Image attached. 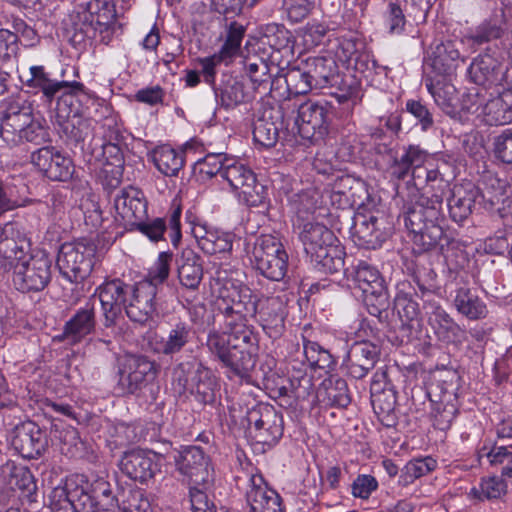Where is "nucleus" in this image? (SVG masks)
<instances>
[{
  "label": "nucleus",
  "mask_w": 512,
  "mask_h": 512,
  "mask_svg": "<svg viewBox=\"0 0 512 512\" xmlns=\"http://www.w3.org/2000/svg\"><path fill=\"white\" fill-rule=\"evenodd\" d=\"M326 399L330 405L346 407L350 403L346 381L341 378L329 381V385L326 387Z\"/></svg>",
  "instance_id": "e2e57ef3"
},
{
  "label": "nucleus",
  "mask_w": 512,
  "mask_h": 512,
  "mask_svg": "<svg viewBox=\"0 0 512 512\" xmlns=\"http://www.w3.org/2000/svg\"><path fill=\"white\" fill-rule=\"evenodd\" d=\"M230 159L222 153L208 154L199 162L200 171L209 177L220 175L223 178L224 166Z\"/></svg>",
  "instance_id": "338daca9"
},
{
  "label": "nucleus",
  "mask_w": 512,
  "mask_h": 512,
  "mask_svg": "<svg viewBox=\"0 0 512 512\" xmlns=\"http://www.w3.org/2000/svg\"><path fill=\"white\" fill-rule=\"evenodd\" d=\"M33 110L24 108L22 113L12 117H2L0 137L8 146L20 144V134L23 129L34 121Z\"/></svg>",
  "instance_id": "37998d69"
},
{
  "label": "nucleus",
  "mask_w": 512,
  "mask_h": 512,
  "mask_svg": "<svg viewBox=\"0 0 512 512\" xmlns=\"http://www.w3.org/2000/svg\"><path fill=\"white\" fill-rule=\"evenodd\" d=\"M308 78L316 89L333 86L337 83L338 71L336 61L331 57H309L306 61Z\"/></svg>",
  "instance_id": "72a5a7b5"
},
{
  "label": "nucleus",
  "mask_w": 512,
  "mask_h": 512,
  "mask_svg": "<svg viewBox=\"0 0 512 512\" xmlns=\"http://www.w3.org/2000/svg\"><path fill=\"white\" fill-rule=\"evenodd\" d=\"M428 91L434 98L435 103L442 109V111L452 118H456L458 112L456 109L457 95L456 88L450 83L437 82L433 84H426Z\"/></svg>",
  "instance_id": "a18cd8bd"
},
{
  "label": "nucleus",
  "mask_w": 512,
  "mask_h": 512,
  "mask_svg": "<svg viewBox=\"0 0 512 512\" xmlns=\"http://www.w3.org/2000/svg\"><path fill=\"white\" fill-rule=\"evenodd\" d=\"M264 43L275 51L291 50V33L283 26L269 25L263 35Z\"/></svg>",
  "instance_id": "5fc2aeb1"
},
{
  "label": "nucleus",
  "mask_w": 512,
  "mask_h": 512,
  "mask_svg": "<svg viewBox=\"0 0 512 512\" xmlns=\"http://www.w3.org/2000/svg\"><path fill=\"white\" fill-rule=\"evenodd\" d=\"M69 127H66L69 137L76 143H83L86 140L92 138L93 135V121L86 118L73 116L69 121Z\"/></svg>",
  "instance_id": "69168bd1"
},
{
  "label": "nucleus",
  "mask_w": 512,
  "mask_h": 512,
  "mask_svg": "<svg viewBox=\"0 0 512 512\" xmlns=\"http://www.w3.org/2000/svg\"><path fill=\"white\" fill-rule=\"evenodd\" d=\"M486 457L492 466H502V476L512 477V445L494 446Z\"/></svg>",
  "instance_id": "bf43d9fd"
},
{
  "label": "nucleus",
  "mask_w": 512,
  "mask_h": 512,
  "mask_svg": "<svg viewBox=\"0 0 512 512\" xmlns=\"http://www.w3.org/2000/svg\"><path fill=\"white\" fill-rule=\"evenodd\" d=\"M117 217L127 227H134L147 216V203L143 192L136 187L123 188L114 199Z\"/></svg>",
  "instance_id": "6ab92c4d"
},
{
  "label": "nucleus",
  "mask_w": 512,
  "mask_h": 512,
  "mask_svg": "<svg viewBox=\"0 0 512 512\" xmlns=\"http://www.w3.org/2000/svg\"><path fill=\"white\" fill-rule=\"evenodd\" d=\"M493 151L497 159L512 164V128L505 129L494 137Z\"/></svg>",
  "instance_id": "0e129e2a"
},
{
  "label": "nucleus",
  "mask_w": 512,
  "mask_h": 512,
  "mask_svg": "<svg viewBox=\"0 0 512 512\" xmlns=\"http://www.w3.org/2000/svg\"><path fill=\"white\" fill-rule=\"evenodd\" d=\"M161 460L162 457L155 452L133 449L123 454L119 468L130 479L145 483L160 472Z\"/></svg>",
  "instance_id": "dca6fc26"
},
{
  "label": "nucleus",
  "mask_w": 512,
  "mask_h": 512,
  "mask_svg": "<svg viewBox=\"0 0 512 512\" xmlns=\"http://www.w3.org/2000/svg\"><path fill=\"white\" fill-rule=\"evenodd\" d=\"M362 297L369 314L372 316L380 318L382 313L389 307L386 287L380 288L377 291L364 293Z\"/></svg>",
  "instance_id": "680f3d73"
},
{
  "label": "nucleus",
  "mask_w": 512,
  "mask_h": 512,
  "mask_svg": "<svg viewBox=\"0 0 512 512\" xmlns=\"http://www.w3.org/2000/svg\"><path fill=\"white\" fill-rule=\"evenodd\" d=\"M507 31L504 15H495L480 23L463 38V42L472 45H483L492 40L501 39Z\"/></svg>",
  "instance_id": "e433bc0d"
},
{
  "label": "nucleus",
  "mask_w": 512,
  "mask_h": 512,
  "mask_svg": "<svg viewBox=\"0 0 512 512\" xmlns=\"http://www.w3.org/2000/svg\"><path fill=\"white\" fill-rule=\"evenodd\" d=\"M177 470L187 477L191 486L210 489L214 482V471L209 457L198 446L185 448L176 460Z\"/></svg>",
  "instance_id": "ddd939ff"
},
{
  "label": "nucleus",
  "mask_w": 512,
  "mask_h": 512,
  "mask_svg": "<svg viewBox=\"0 0 512 512\" xmlns=\"http://www.w3.org/2000/svg\"><path fill=\"white\" fill-rule=\"evenodd\" d=\"M11 446L24 458H35L45 449L47 441L38 425L32 421L16 425L9 435Z\"/></svg>",
  "instance_id": "a211bd4d"
},
{
  "label": "nucleus",
  "mask_w": 512,
  "mask_h": 512,
  "mask_svg": "<svg viewBox=\"0 0 512 512\" xmlns=\"http://www.w3.org/2000/svg\"><path fill=\"white\" fill-rule=\"evenodd\" d=\"M453 305L459 314L469 320H481L488 315L486 303L475 291L467 287L456 289Z\"/></svg>",
  "instance_id": "f704fd0d"
},
{
  "label": "nucleus",
  "mask_w": 512,
  "mask_h": 512,
  "mask_svg": "<svg viewBox=\"0 0 512 512\" xmlns=\"http://www.w3.org/2000/svg\"><path fill=\"white\" fill-rule=\"evenodd\" d=\"M479 195V189L471 183L454 185L447 203L450 218L456 223H463L472 214Z\"/></svg>",
  "instance_id": "bb28decb"
},
{
  "label": "nucleus",
  "mask_w": 512,
  "mask_h": 512,
  "mask_svg": "<svg viewBox=\"0 0 512 512\" xmlns=\"http://www.w3.org/2000/svg\"><path fill=\"white\" fill-rule=\"evenodd\" d=\"M30 160L32 165L51 181H68L75 172L72 159L53 146H43L33 151Z\"/></svg>",
  "instance_id": "4468645a"
},
{
  "label": "nucleus",
  "mask_w": 512,
  "mask_h": 512,
  "mask_svg": "<svg viewBox=\"0 0 512 512\" xmlns=\"http://www.w3.org/2000/svg\"><path fill=\"white\" fill-rule=\"evenodd\" d=\"M245 34V28L242 24L233 21L229 24L224 44L218 54L220 58L226 61L235 57L239 50Z\"/></svg>",
  "instance_id": "603ef678"
},
{
  "label": "nucleus",
  "mask_w": 512,
  "mask_h": 512,
  "mask_svg": "<svg viewBox=\"0 0 512 512\" xmlns=\"http://www.w3.org/2000/svg\"><path fill=\"white\" fill-rule=\"evenodd\" d=\"M216 96L219 97L221 105L225 108H233L250 98V94L245 90L244 84L238 81L226 83L216 93Z\"/></svg>",
  "instance_id": "864d4df0"
},
{
  "label": "nucleus",
  "mask_w": 512,
  "mask_h": 512,
  "mask_svg": "<svg viewBox=\"0 0 512 512\" xmlns=\"http://www.w3.org/2000/svg\"><path fill=\"white\" fill-rule=\"evenodd\" d=\"M440 396L436 402H432L431 417L434 427L444 431L450 428L457 415L458 398L453 389L447 390L444 395Z\"/></svg>",
  "instance_id": "58836bf2"
},
{
  "label": "nucleus",
  "mask_w": 512,
  "mask_h": 512,
  "mask_svg": "<svg viewBox=\"0 0 512 512\" xmlns=\"http://www.w3.org/2000/svg\"><path fill=\"white\" fill-rule=\"evenodd\" d=\"M332 106L326 101H307L298 108L295 124L299 135L317 142L328 133Z\"/></svg>",
  "instance_id": "9d476101"
},
{
  "label": "nucleus",
  "mask_w": 512,
  "mask_h": 512,
  "mask_svg": "<svg viewBox=\"0 0 512 512\" xmlns=\"http://www.w3.org/2000/svg\"><path fill=\"white\" fill-rule=\"evenodd\" d=\"M351 280L354 288H357L362 294L385 287L380 272L366 262H360L355 267Z\"/></svg>",
  "instance_id": "c03bdc74"
},
{
  "label": "nucleus",
  "mask_w": 512,
  "mask_h": 512,
  "mask_svg": "<svg viewBox=\"0 0 512 512\" xmlns=\"http://www.w3.org/2000/svg\"><path fill=\"white\" fill-rule=\"evenodd\" d=\"M281 118L279 109H265L253 123L254 142L264 148L274 147L279 138L278 120Z\"/></svg>",
  "instance_id": "c756f323"
},
{
  "label": "nucleus",
  "mask_w": 512,
  "mask_h": 512,
  "mask_svg": "<svg viewBox=\"0 0 512 512\" xmlns=\"http://www.w3.org/2000/svg\"><path fill=\"white\" fill-rule=\"evenodd\" d=\"M323 196L321 192L311 187L292 196L290 204L299 218H305L313 214L322 206Z\"/></svg>",
  "instance_id": "49530a36"
},
{
  "label": "nucleus",
  "mask_w": 512,
  "mask_h": 512,
  "mask_svg": "<svg viewBox=\"0 0 512 512\" xmlns=\"http://www.w3.org/2000/svg\"><path fill=\"white\" fill-rule=\"evenodd\" d=\"M184 389L190 390L195 394L198 401L204 404H210L215 401L217 381L213 372L198 364L190 380L186 379L183 384Z\"/></svg>",
  "instance_id": "7c9ffc66"
},
{
  "label": "nucleus",
  "mask_w": 512,
  "mask_h": 512,
  "mask_svg": "<svg viewBox=\"0 0 512 512\" xmlns=\"http://www.w3.org/2000/svg\"><path fill=\"white\" fill-rule=\"evenodd\" d=\"M394 308L404 324L416 321L420 317L419 304L407 293L400 292L396 295Z\"/></svg>",
  "instance_id": "4d7b16f0"
},
{
  "label": "nucleus",
  "mask_w": 512,
  "mask_h": 512,
  "mask_svg": "<svg viewBox=\"0 0 512 512\" xmlns=\"http://www.w3.org/2000/svg\"><path fill=\"white\" fill-rule=\"evenodd\" d=\"M437 466L432 457H424L410 460L406 463L399 476V482L403 486L413 483L416 479L427 475Z\"/></svg>",
  "instance_id": "8fccbe9b"
},
{
  "label": "nucleus",
  "mask_w": 512,
  "mask_h": 512,
  "mask_svg": "<svg viewBox=\"0 0 512 512\" xmlns=\"http://www.w3.org/2000/svg\"><path fill=\"white\" fill-rule=\"evenodd\" d=\"M263 329L280 333L286 317V301L279 296L265 299L259 311Z\"/></svg>",
  "instance_id": "a19ab883"
},
{
  "label": "nucleus",
  "mask_w": 512,
  "mask_h": 512,
  "mask_svg": "<svg viewBox=\"0 0 512 512\" xmlns=\"http://www.w3.org/2000/svg\"><path fill=\"white\" fill-rule=\"evenodd\" d=\"M380 348L367 340L355 341L344 359L348 373L354 379L364 378L376 365Z\"/></svg>",
  "instance_id": "aec40b11"
},
{
  "label": "nucleus",
  "mask_w": 512,
  "mask_h": 512,
  "mask_svg": "<svg viewBox=\"0 0 512 512\" xmlns=\"http://www.w3.org/2000/svg\"><path fill=\"white\" fill-rule=\"evenodd\" d=\"M177 276L182 287L196 290L203 279V265L193 250H183L177 259Z\"/></svg>",
  "instance_id": "2f4dec72"
},
{
  "label": "nucleus",
  "mask_w": 512,
  "mask_h": 512,
  "mask_svg": "<svg viewBox=\"0 0 512 512\" xmlns=\"http://www.w3.org/2000/svg\"><path fill=\"white\" fill-rule=\"evenodd\" d=\"M90 483V493L96 504L97 510H112L117 507V499L113 493L111 484L102 477H97Z\"/></svg>",
  "instance_id": "09e8293b"
},
{
  "label": "nucleus",
  "mask_w": 512,
  "mask_h": 512,
  "mask_svg": "<svg viewBox=\"0 0 512 512\" xmlns=\"http://www.w3.org/2000/svg\"><path fill=\"white\" fill-rule=\"evenodd\" d=\"M424 309L428 315L429 325L440 340L451 342L459 337L460 326L438 302L426 300Z\"/></svg>",
  "instance_id": "cd10ccee"
},
{
  "label": "nucleus",
  "mask_w": 512,
  "mask_h": 512,
  "mask_svg": "<svg viewBox=\"0 0 512 512\" xmlns=\"http://www.w3.org/2000/svg\"><path fill=\"white\" fill-rule=\"evenodd\" d=\"M95 246L85 241L64 243L58 253L57 266L70 282H82L94 265Z\"/></svg>",
  "instance_id": "423d86ee"
},
{
  "label": "nucleus",
  "mask_w": 512,
  "mask_h": 512,
  "mask_svg": "<svg viewBox=\"0 0 512 512\" xmlns=\"http://www.w3.org/2000/svg\"><path fill=\"white\" fill-rule=\"evenodd\" d=\"M224 316L225 331L208 333L206 346L226 369L229 378H245L256 364L258 338L247 318L257 313V300L249 288L223 290L216 302Z\"/></svg>",
  "instance_id": "f257e3e1"
},
{
  "label": "nucleus",
  "mask_w": 512,
  "mask_h": 512,
  "mask_svg": "<svg viewBox=\"0 0 512 512\" xmlns=\"http://www.w3.org/2000/svg\"><path fill=\"white\" fill-rule=\"evenodd\" d=\"M384 23L390 34H401L406 25L405 14L398 3L389 2L384 13Z\"/></svg>",
  "instance_id": "052dcab7"
},
{
  "label": "nucleus",
  "mask_w": 512,
  "mask_h": 512,
  "mask_svg": "<svg viewBox=\"0 0 512 512\" xmlns=\"http://www.w3.org/2000/svg\"><path fill=\"white\" fill-rule=\"evenodd\" d=\"M311 261L315 263L324 273L333 274L344 267V259L342 250L329 244L324 249H321L312 255Z\"/></svg>",
  "instance_id": "de8ad7c7"
},
{
  "label": "nucleus",
  "mask_w": 512,
  "mask_h": 512,
  "mask_svg": "<svg viewBox=\"0 0 512 512\" xmlns=\"http://www.w3.org/2000/svg\"><path fill=\"white\" fill-rule=\"evenodd\" d=\"M172 257L173 254L171 252H161L154 265L150 268L147 278L141 282H149L157 289V286L162 284L169 276Z\"/></svg>",
  "instance_id": "13d9d810"
},
{
  "label": "nucleus",
  "mask_w": 512,
  "mask_h": 512,
  "mask_svg": "<svg viewBox=\"0 0 512 512\" xmlns=\"http://www.w3.org/2000/svg\"><path fill=\"white\" fill-rule=\"evenodd\" d=\"M131 294H133V285L120 279L106 281L96 288L91 299L98 297L103 325L106 328L116 326L124 318L123 311Z\"/></svg>",
  "instance_id": "6e6552de"
},
{
  "label": "nucleus",
  "mask_w": 512,
  "mask_h": 512,
  "mask_svg": "<svg viewBox=\"0 0 512 512\" xmlns=\"http://www.w3.org/2000/svg\"><path fill=\"white\" fill-rule=\"evenodd\" d=\"M194 336L195 331L189 323L178 321L170 326L164 337L155 342L154 351L166 356L177 354L192 343Z\"/></svg>",
  "instance_id": "c85d7f7f"
},
{
  "label": "nucleus",
  "mask_w": 512,
  "mask_h": 512,
  "mask_svg": "<svg viewBox=\"0 0 512 512\" xmlns=\"http://www.w3.org/2000/svg\"><path fill=\"white\" fill-rule=\"evenodd\" d=\"M456 40H446L432 48L430 61L432 68L439 74H450L456 69L460 52Z\"/></svg>",
  "instance_id": "4c0bfd02"
},
{
  "label": "nucleus",
  "mask_w": 512,
  "mask_h": 512,
  "mask_svg": "<svg viewBox=\"0 0 512 512\" xmlns=\"http://www.w3.org/2000/svg\"><path fill=\"white\" fill-rule=\"evenodd\" d=\"M232 191L248 206H260L265 200L264 186L257 182L254 172L245 164L228 160L224 166L223 178Z\"/></svg>",
  "instance_id": "0eeeda50"
},
{
  "label": "nucleus",
  "mask_w": 512,
  "mask_h": 512,
  "mask_svg": "<svg viewBox=\"0 0 512 512\" xmlns=\"http://www.w3.org/2000/svg\"><path fill=\"white\" fill-rule=\"evenodd\" d=\"M29 71L30 77L25 81V85L41 91L48 103L57 99L59 114L69 118L68 106L73 103L74 97L86 93L84 85L78 81L52 79L43 66H31Z\"/></svg>",
  "instance_id": "7ed1b4c3"
},
{
  "label": "nucleus",
  "mask_w": 512,
  "mask_h": 512,
  "mask_svg": "<svg viewBox=\"0 0 512 512\" xmlns=\"http://www.w3.org/2000/svg\"><path fill=\"white\" fill-rule=\"evenodd\" d=\"M90 483L83 475L70 478L65 488L56 489L55 495L64 497L53 504L54 512H98L93 496L90 493Z\"/></svg>",
  "instance_id": "2eb2a0df"
},
{
  "label": "nucleus",
  "mask_w": 512,
  "mask_h": 512,
  "mask_svg": "<svg viewBox=\"0 0 512 512\" xmlns=\"http://www.w3.org/2000/svg\"><path fill=\"white\" fill-rule=\"evenodd\" d=\"M285 83L287 89L292 95H302L311 91L315 86L310 78L308 71H302L299 68H292L285 74Z\"/></svg>",
  "instance_id": "6e6d98bb"
},
{
  "label": "nucleus",
  "mask_w": 512,
  "mask_h": 512,
  "mask_svg": "<svg viewBox=\"0 0 512 512\" xmlns=\"http://www.w3.org/2000/svg\"><path fill=\"white\" fill-rule=\"evenodd\" d=\"M363 43L355 37L342 36L338 38L334 51L335 59L347 69H354L364 77L369 78L372 71L377 74L385 73L387 68L377 64L371 56L363 52Z\"/></svg>",
  "instance_id": "f8f14e48"
},
{
  "label": "nucleus",
  "mask_w": 512,
  "mask_h": 512,
  "mask_svg": "<svg viewBox=\"0 0 512 512\" xmlns=\"http://www.w3.org/2000/svg\"><path fill=\"white\" fill-rule=\"evenodd\" d=\"M29 248L30 242L20 224L7 222L0 226V263L5 269L26 258Z\"/></svg>",
  "instance_id": "f3484780"
},
{
  "label": "nucleus",
  "mask_w": 512,
  "mask_h": 512,
  "mask_svg": "<svg viewBox=\"0 0 512 512\" xmlns=\"http://www.w3.org/2000/svg\"><path fill=\"white\" fill-rule=\"evenodd\" d=\"M192 233L199 248L206 254L225 253L232 249L234 236L229 232L214 229L206 223H197Z\"/></svg>",
  "instance_id": "a878e982"
},
{
  "label": "nucleus",
  "mask_w": 512,
  "mask_h": 512,
  "mask_svg": "<svg viewBox=\"0 0 512 512\" xmlns=\"http://www.w3.org/2000/svg\"><path fill=\"white\" fill-rule=\"evenodd\" d=\"M252 263L265 278L281 281L287 274L288 254L283 244L273 235H261L252 250Z\"/></svg>",
  "instance_id": "20e7f679"
},
{
  "label": "nucleus",
  "mask_w": 512,
  "mask_h": 512,
  "mask_svg": "<svg viewBox=\"0 0 512 512\" xmlns=\"http://www.w3.org/2000/svg\"><path fill=\"white\" fill-rule=\"evenodd\" d=\"M505 66L497 58L489 53H483L473 59L467 69V75L471 82L481 86L502 85L505 80Z\"/></svg>",
  "instance_id": "412c9836"
},
{
  "label": "nucleus",
  "mask_w": 512,
  "mask_h": 512,
  "mask_svg": "<svg viewBox=\"0 0 512 512\" xmlns=\"http://www.w3.org/2000/svg\"><path fill=\"white\" fill-rule=\"evenodd\" d=\"M157 291L149 282H138L133 285V294L129 295L125 314L136 323L144 324L151 319L155 311Z\"/></svg>",
  "instance_id": "4be33fe9"
},
{
  "label": "nucleus",
  "mask_w": 512,
  "mask_h": 512,
  "mask_svg": "<svg viewBox=\"0 0 512 512\" xmlns=\"http://www.w3.org/2000/svg\"><path fill=\"white\" fill-rule=\"evenodd\" d=\"M152 161L157 170L165 176H177L184 165V154L175 149L162 145L151 153Z\"/></svg>",
  "instance_id": "79ce46f5"
},
{
  "label": "nucleus",
  "mask_w": 512,
  "mask_h": 512,
  "mask_svg": "<svg viewBox=\"0 0 512 512\" xmlns=\"http://www.w3.org/2000/svg\"><path fill=\"white\" fill-rule=\"evenodd\" d=\"M428 193L415 196L404 214L405 226L422 250L435 247L444 235L442 197L438 194L429 196Z\"/></svg>",
  "instance_id": "f03ea898"
},
{
  "label": "nucleus",
  "mask_w": 512,
  "mask_h": 512,
  "mask_svg": "<svg viewBox=\"0 0 512 512\" xmlns=\"http://www.w3.org/2000/svg\"><path fill=\"white\" fill-rule=\"evenodd\" d=\"M246 73L250 78L254 90L266 91L270 83V69L268 63L259 57H249L245 60Z\"/></svg>",
  "instance_id": "3c124183"
},
{
  "label": "nucleus",
  "mask_w": 512,
  "mask_h": 512,
  "mask_svg": "<svg viewBox=\"0 0 512 512\" xmlns=\"http://www.w3.org/2000/svg\"><path fill=\"white\" fill-rule=\"evenodd\" d=\"M13 284L22 292L41 291L51 278V260L44 254L29 255L11 268Z\"/></svg>",
  "instance_id": "1a4fd4ad"
},
{
  "label": "nucleus",
  "mask_w": 512,
  "mask_h": 512,
  "mask_svg": "<svg viewBox=\"0 0 512 512\" xmlns=\"http://www.w3.org/2000/svg\"><path fill=\"white\" fill-rule=\"evenodd\" d=\"M351 233L368 247H375L382 240L378 218L372 214L356 213L353 217Z\"/></svg>",
  "instance_id": "ea45409f"
},
{
  "label": "nucleus",
  "mask_w": 512,
  "mask_h": 512,
  "mask_svg": "<svg viewBox=\"0 0 512 512\" xmlns=\"http://www.w3.org/2000/svg\"><path fill=\"white\" fill-rule=\"evenodd\" d=\"M481 120L488 125L512 123V90H504L497 97L486 101Z\"/></svg>",
  "instance_id": "473e14b6"
},
{
  "label": "nucleus",
  "mask_w": 512,
  "mask_h": 512,
  "mask_svg": "<svg viewBox=\"0 0 512 512\" xmlns=\"http://www.w3.org/2000/svg\"><path fill=\"white\" fill-rule=\"evenodd\" d=\"M159 365L142 354H126L119 359L118 387L127 394H139L158 376Z\"/></svg>",
  "instance_id": "39448f33"
},
{
  "label": "nucleus",
  "mask_w": 512,
  "mask_h": 512,
  "mask_svg": "<svg viewBox=\"0 0 512 512\" xmlns=\"http://www.w3.org/2000/svg\"><path fill=\"white\" fill-rule=\"evenodd\" d=\"M201 486L190 487V502L193 512H219L214 503L209 499L207 491Z\"/></svg>",
  "instance_id": "774afa93"
},
{
  "label": "nucleus",
  "mask_w": 512,
  "mask_h": 512,
  "mask_svg": "<svg viewBox=\"0 0 512 512\" xmlns=\"http://www.w3.org/2000/svg\"><path fill=\"white\" fill-rule=\"evenodd\" d=\"M246 501L250 512H283L278 494L267 487L259 474L250 477Z\"/></svg>",
  "instance_id": "5701e85b"
},
{
  "label": "nucleus",
  "mask_w": 512,
  "mask_h": 512,
  "mask_svg": "<svg viewBox=\"0 0 512 512\" xmlns=\"http://www.w3.org/2000/svg\"><path fill=\"white\" fill-rule=\"evenodd\" d=\"M250 436L263 445L276 444L283 435V418L271 405H258L247 414Z\"/></svg>",
  "instance_id": "9b49d317"
},
{
  "label": "nucleus",
  "mask_w": 512,
  "mask_h": 512,
  "mask_svg": "<svg viewBox=\"0 0 512 512\" xmlns=\"http://www.w3.org/2000/svg\"><path fill=\"white\" fill-rule=\"evenodd\" d=\"M428 159V152L419 145H408L403 148L399 157H395L389 172L392 178L403 180L411 175L415 180L420 179V169Z\"/></svg>",
  "instance_id": "b1692460"
},
{
  "label": "nucleus",
  "mask_w": 512,
  "mask_h": 512,
  "mask_svg": "<svg viewBox=\"0 0 512 512\" xmlns=\"http://www.w3.org/2000/svg\"><path fill=\"white\" fill-rule=\"evenodd\" d=\"M299 239L304 250L310 257L329 244H332L335 237L333 232L320 223L308 222L302 225L299 232Z\"/></svg>",
  "instance_id": "c9c22d12"
},
{
  "label": "nucleus",
  "mask_w": 512,
  "mask_h": 512,
  "mask_svg": "<svg viewBox=\"0 0 512 512\" xmlns=\"http://www.w3.org/2000/svg\"><path fill=\"white\" fill-rule=\"evenodd\" d=\"M96 326L95 303L90 299L84 307L67 321L63 328L61 339L70 344H77L92 333Z\"/></svg>",
  "instance_id": "393cba45"
}]
</instances>
